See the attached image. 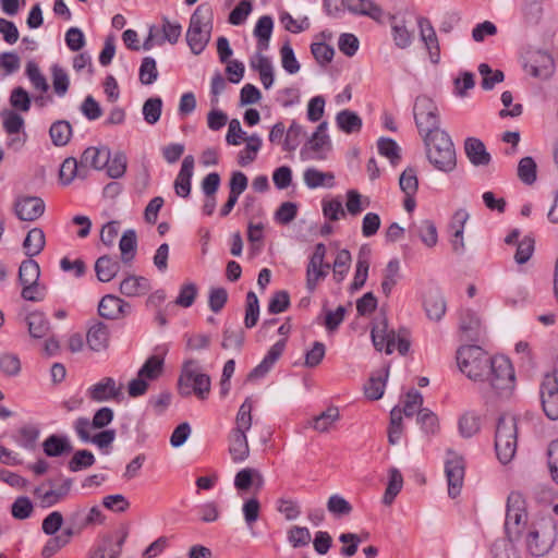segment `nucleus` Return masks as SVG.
<instances>
[{
  "instance_id": "15",
  "label": "nucleus",
  "mask_w": 558,
  "mask_h": 558,
  "mask_svg": "<svg viewBox=\"0 0 558 558\" xmlns=\"http://www.w3.org/2000/svg\"><path fill=\"white\" fill-rule=\"evenodd\" d=\"M392 352L385 351V355L380 354L378 367L373 371L364 385V395L368 400L376 401L383 397L391 366V360L388 356Z\"/></svg>"
},
{
  "instance_id": "10",
  "label": "nucleus",
  "mask_w": 558,
  "mask_h": 558,
  "mask_svg": "<svg viewBox=\"0 0 558 558\" xmlns=\"http://www.w3.org/2000/svg\"><path fill=\"white\" fill-rule=\"evenodd\" d=\"M527 513L521 493L511 492L507 499L505 529L511 541H517L526 526Z\"/></svg>"
},
{
  "instance_id": "49",
  "label": "nucleus",
  "mask_w": 558,
  "mask_h": 558,
  "mask_svg": "<svg viewBox=\"0 0 558 558\" xmlns=\"http://www.w3.org/2000/svg\"><path fill=\"white\" fill-rule=\"evenodd\" d=\"M400 277V262L397 258H392L386 265L384 269V277L381 282V291L385 295H389L397 284Z\"/></svg>"
},
{
  "instance_id": "63",
  "label": "nucleus",
  "mask_w": 558,
  "mask_h": 558,
  "mask_svg": "<svg viewBox=\"0 0 558 558\" xmlns=\"http://www.w3.org/2000/svg\"><path fill=\"white\" fill-rule=\"evenodd\" d=\"M138 77L142 84L151 85L158 78L157 64L154 58L146 57L143 59L138 71Z\"/></svg>"
},
{
  "instance_id": "35",
  "label": "nucleus",
  "mask_w": 558,
  "mask_h": 558,
  "mask_svg": "<svg viewBox=\"0 0 558 558\" xmlns=\"http://www.w3.org/2000/svg\"><path fill=\"white\" fill-rule=\"evenodd\" d=\"M458 429L463 438L475 436L481 430V415L474 410L463 412L458 420Z\"/></svg>"
},
{
  "instance_id": "6",
  "label": "nucleus",
  "mask_w": 558,
  "mask_h": 558,
  "mask_svg": "<svg viewBox=\"0 0 558 558\" xmlns=\"http://www.w3.org/2000/svg\"><path fill=\"white\" fill-rule=\"evenodd\" d=\"M415 124L421 137L442 132L440 114L434 100L425 95L417 96L413 106Z\"/></svg>"
},
{
  "instance_id": "7",
  "label": "nucleus",
  "mask_w": 558,
  "mask_h": 558,
  "mask_svg": "<svg viewBox=\"0 0 558 558\" xmlns=\"http://www.w3.org/2000/svg\"><path fill=\"white\" fill-rule=\"evenodd\" d=\"M165 372V356L160 354L150 355L137 372L136 378L128 384V393L131 398L144 396L149 381H155L162 376Z\"/></svg>"
},
{
  "instance_id": "25",
  "label": "nucleus",
  "mask_w": 558,
  "mask_h": 558,
  "mask_svg": "<svg viewBox=\"0 0 558 558\" xmlns=\"http://www.w3.org/2000/svg\"><path fill=\"white\" fill-rule=\"evenodd\" d=\"M195 160L192 155L183 158L181 169L174 180L175 194L182 198L190 196L192 189V178L194 174Z\"/></svg>"
},
{
  "instance_id": "57",
  "label": "nucleus",
  "mask_w": 558,
  "mask_h": 558,
  "mask_svg": "<svg viewBox=\"0 0 558 558\" xmlns=\"http://www.w3.org/2000/svg\"><path fill=\"white\" fill-rule=\"evenodd\" d=\"M402 485V474L397 469H391L389 473V482L383 497V502L387 506L391 505L397 495L400 493Z\"/></svg>"
},
{
  "instance_id": "32",
  "label": "nucleus",
  "mask_w": 558,
  "mask_h": 558,
  "mask_svg": "<svg viewBox=\"0 0 558 558\" xmlns=\"http://www.w3.org/2000/svg\"><path fill=\"white\" fill-rule=\"evenodd\" d=\"M464 150L469 160L474 166H486L490 161V155L482 141L475 137L466 138Z\"/></svg>"
},
{
  "instance_id": "55",
  "label": "nucleus",
  "mask_w": 558,
  "mask_h": 558,
  "mask_svg": "<svg viewBox=\"0 0 558 558\" xmlns=\"http://www.w3.org/2000/svg\"><path fill=\"white\" fill-rule=\"evenodd\" d=\"M137 247V239L134 230H126L119 242L122 262L129 263L134 258Z\"/></svg>"
},
{
  "instance_id": "30",
  "label": "nucleus",
  "mask_w": 558,
  "mask_h": 558,
  "mask_svg": "<svg viewBox=\"0 0 558 558\" xmlns=\"http://www.w3.org/2000/svg\"><path fill=\"white\" fill-rule=\"evenodd\" d=\"M252 70L257 71L264 88L269 89L274 84V66L270 59L263 53H255L250 60Z\"/></svg>"
},
{
  "instance_id": "41",
  "label": "nucleus",
  "mask_w": 558,
  "mask_h": 558,
  "mask_svg": "<svg viewBox=\"0 0 558 558\" xmlns=\"http://www.w3.org/2000/svg\"><path fill=\"white\" fill-rule=\"evenodd\" d=\"M95 271L99 281L109 282L120 271V264L118 260L105 255L96 260Z\"/></svg>"
},
{
  "instance_id": "43",
  "label": "nucleus",
  "mask_w": 558,
  "mask_h": 558,
  "mask_svg": "<svg viewBox=\"0 0 558 558\" xmlns=\"http://www.w3.org/2000/svg\"><path fill=\"white\" fill-rule=\"evenodd\" d=\"M44 452L48 457H60L72 451L73 447L66 437L50 435L43 442Z\"/></svg>"
},
{
  "instance_id": "22",
  "label": "nucleus",
  "mask_w": 558,
  "mask_h": 558,
  "mask_svg": "<svg viewBox=\"0 0 558 558\" xmlns=\"http://www.w3.org/2000/svg\"><path fill=\"white\" fill-rule=\"evenodd\" d=\"M44 483L34 489V496L40 501L45 508L52 507L68 496L72 486V480L66 478L58 488L50 487L47 489Z\"/></svg>"
},
{
  "instance_id": "46",
  "label": "nucleus",
  "mask_w": 558,
  "mask_h": 558,
  "mask_svg": "<svg viewBox=\"0 0 558 558\" xmlns=\"http://www.w3.org/2000/svg\"><path fill=\"white\" fill-rule=\"evenodd\" d=\"M339 409L335 405H331L328 407L324 412L315 416L311 422V426L319 433H326L329 430L333 423L339 421Z\"/></svg>"
},
{
  "instance_id": "38",
  "label": "nucleus",
  "mask_w": 558,
  "mask_h": 558,
  "mask_svg": "<svg viewBox=\"0 0 558 558\" xmlns=\"http://www.w3.org/2000/svg\"><path fill=\"white\" fill-rule=\"evenodd\" d=\"M303 180L308 189L332 187L335 175L332 172H323L316 168H307L303 172Z\"/></svg>"
},
{
  "instance_id": "17",
  "label": "nucleus",
  "mask_w": 558,
  "mask_h": 558,
  "mask_svg": "<svg viewBox=\"0 0 558 558\" xmlns=\"http://www.w3.org/2000/svg\"><path fill=\"white\" fill-rule=\"evenodd\" d=\"M327 130L328 122H320L301 151L304 159L322 160L325 158V153L330 148V138Z\"/></svg>"
},
{
  "instance_id": "64",
  "label": "nucleus",
  "mask_w": 558,
  "mask_h": 558,
  "mask_svg": "<svg viewBox=\"0 0 558 558\" xmlns=\"http://www.w3.org/2000/svg\"><path fill=\"white\" fill-rule=\"evenodd\" d=\"M50 71L52 75V85L54 93L59 97H63L66 94L70 86L69 76L66 72L58 64H53L50 68Z\"/></svg>"
},
{
  "instance_id": "59",
  "label": "nucleus",
  "mask_w": 558,
  "mask_h": 558,
  "mask_svg": "<svg viewBox=\"0 0 558 558\" xmlns=\"http://www.w3.org/2000/svg\"><path fill=\"white\" fill-rule=\"evenodd\" d=\"M351 259V254L348 250H341L338 252L332 264L333 279L337 282H341L345 278L350 269Z\"/></svg>"
},
{
  "instance_id": "16",
  "label": "nucleus",
  "mask_w": 558,
  "mask_h": 558,
  "mask_svg": "<svg viewBox=\"0 0 558 558\" xmlns=\"http://www.w3.org/2000/svg\"><path fill=\"white\" fill-rule=\"evenodd\" d=\"M327 247L324 243L315 245L314 252L306 266V288L313 292L318 283L324 280L330 269V265L325 263Z\"/></svg>"
},
{
  "instance_id": "53",
  "label": "nucleus",
  "mask_w": 558,
  "mask_h": 558,
  "mask_svg": "<svg viewBox=\"0 0 558 558\" xmlns=\"http://www.w3.org/2000/svg\"><path fill=\"white\" fill-rule=\"evenodd\" d=\"M28 331L34 338H44L49 331V322L40 312L31 313L27 316Z\"/></svg>"
},
{
  "instance_id": "2",
  "label": "nucleus",
  "mask_w": 558,
  "mask_h": 558,
  "mask_svg": "<svg viewBox=\"0 0 558 558\" xmlns=\"http://www.w3.org/2000/svg\"><path fill=\"white\" fill-rule=\"evenodd\" d=\"M428 161L439 171L451 172L457 166L453 143L446 131L422 137Z\"/></svg>"
},
{
  "instance_id": "33",
  "label": "nucleus",
  "mask_w": 558,
  "mask_h": 558,
  "mask_svg": "<svg viewBox=\"0 0 558 558\" xmlns=\"http://www.w3.org/2000/svg\"><path fill=\"white\" fill-rule=\"evenodd\" d=\"M87 175V170H84L81 161H77L74 157H68L61 163L59 179L64 185L72 183L75 178L85 179Z\"/></svg>"
},
{
  "instance_id": "5",
  "label": "nucleus",
  "mask_w": 558,
  "mask_h": 558,
  "mask_svg": "<svg viewBox=\"0 0 558 558\" xmlns=\"http://www.w3.org/2000/svg\"><path fill=\"white\" fill-rule=\"evenodd\" d=\"M556 524L551 518H543L527 527L525 545L534 557L545 556L554 546Z\"/></svg>"
},
{
  "instance_id": "50",
  "label": "nucleus",
  "mask_w": 558,
  "mask_h": 558,
  "mask_svg": "<svg viewBox=\"0 0 558 558\" xmlns=\"http://www.w3.org/2000/svg\"><path fill=\"white\" fill-rule=\"evenodd\" d=\"M49 134L56 146H64L71 140L72 126L68 121H56L51 124Z\"/></svg>"
},
{
  "instance_id": "20",
  "label": "nucleus",
  "mask_w": 558,
  "mask_h": 558,
  "mask_svg": "<svg viewBox=\"0 0 558 558\" xmlns=\"http://www.w3.org/2000/svg\"><path fill=\"white\" fill-rule=\"evenodd\" d=\"M15 214L23 221H34L45 211V203L36 196H21L14 204Z\"/></svg>"
},
{
  "instance_id": "51",
  "label": "nucleus",
  "mask_w": 558,
  "mask_h": 558,
  "mask_svg": "<svg viewBox=\"0 0 558 558\" xmlns=\"http://www.w3.org/2000/svg\"><path fill=\"white\" fill-rule=\"evenodd\" d=\"M252 409L253 404L250 398H246L245 401L239 408L235 417V427L232 428L231 432L246 434V432L252 426Z\"/></svg>"
},
{
  "instance_id": "26",
  "label": "nucleus",
  "mask_w": 558,
  "mask_h": 558,
  "mask_svg": "<svg viewBox=\"0 0 558 558\" xmlns=\"http://www.w3.org/2000/svg\"><path fill=\"white\" fill-rule=\"evenodd\" d=\"M391 37L399 49L409 48L414 41V31L409 29L403 16L392 15L390 17Z\"/></svg>"
},
{
  "instance_id": "45",
  "label": "nucleus",
  "mask_w": 558,
  "mask_h": 558,
  "mask_svg": "<svg viewBox=\"0 0 558 558\" xmlns=\"http://www.w3.org/2000/svg\"><path fill=\"white\" fill-rule=\"evenodd\" d=\"M336 123L337 126L347 134L359 132L362 129V119L357 113L348 109L337 113Z\"/></svg>"
},
{
  "instance_id": "58",
  "label": "nucleus",
  "mask_w": 558,
  "mask_h": 558,
  "mask_svg": "<svg viewBox=\"0 0 558 558\" xmlns=\"http://www.w3.org/2000/svg\"><path fill=\"white\" fill-rule=\"evenodd\" d=\"M280 355L281 351H268L264 360L250 372L247 379L256 380L263 378L279 360Z\"/></svg>"
},
{
  "instance_id": "37",
  "label": "nucleus",
  "mask_w": 558,
  "mask_h": 558,
  "mask_svg": "<svg viewBox=\"0 0 558 558\" xmlns=\"http://www.w3.org/2000/svg\"><path fill=\"white\" fill-rule=\"evenodd\" d=\"M229 453L233 462L244 461L250 454L246 434L231 432L229 435Z\"/></svg>"
},
{
  "instance_id": "39",
  "label": "nucleus",
  "mask_w": 558,
  "mask_h": 558,
  "mask_svg": "<svg viewBox=\"0 0 558 558\" xmlns=\"http://www.w3.org/2000/svg\"><path fill=\"white\" fill-rule=\"evenodd\" d=\"M369 254L368 248H361L356 259L355 274L351 283L353 291L360 290L366 282L369 270Z\"/></svg>"
},
{
  "instance_id": "28",
  "label": "nucleus",
  "mask_w": 558,
  "mask_h": 558,
  "mask_svg": "<svg viewBox=\"0 0 558 558\" xmlns=\"http://www.w3.org/2000/svg\"><path fill=\"white\" fill-rule=\"evenodd\" d=\"M109 148L90 146L83 151L80 161L84 170H101L109 162Z\"/></svg>"
},
{
  "instance_id": "42",
  "label": "nucleus",
  "mask_w": 558,
  "mask_h": 558,
  "mask_svg": "<svg viewBox=\"0 0 558 558\" xmlns=\"http://www.w3.org/2000/svg\"><path fill=\"white\" fill-rule=\"evenodd\" d=\"M460 331L464 335L466 339L474 340L480 335L481 322L477 315L471 311L465 310L460 314Z\"/></svg>"
},
{
  "instance_id": "13",
  "label": "nucleus",
  "mask_w": 558,
  "mask_h": 558,
  "mask_svg": "<svg viewBox=\"0 0 558 558\" xmlns=\"http://www.w3.org/2000/svg\"><path fill=\"white\" fill-rule=\"evenodd\" d=\"M372 340L375 349H409L410 340L407 330L389 329L386 322H379L372 329Z\"/></svg>"
},
{
  "instance_id": "47",
  "label": "nucleus",
  "mask_w": 558,
  "mask_h": 558,
  "mask_svg": "<svg viewBox=\"0 0 558 558\" xmlns=\"http://www.w3.org/2000/svg\"><path fill=\"white\" fill-rule=\"evenodd\" d=\"M109 340V331L102 323H95L92 325L86 333V342L89 349H97L107 347Z\"/></svg>"
},
{
  "instance_id": "9",
  "label": "nucleus",
  "mask_w": 558,
  "mask_h": 558,
  "mask_svg": "<svg viewBox=\"0 0 558 558\" xmlns=\"http://www.w3.org/2000/svg\"><path fill=\"white\" fill-rule=\"evenodd\" d=\"M492 355L488 351H457V365L461 373L474 381H485Z\"/></svg>"
},
{
  "instance_id": "14",
  "label": "nucleus",
  "mask_w": 558,
  "mask_h": 558,
  "mask_svg": "<svg viewBox=\"0 0 558 558\" xmlns=\"http://www.w3.org/2000/svg\"><path fill=\"white\" fill-rule=\"evenodd\" d=\"M445 474L448 484V495L450 498H456L461 494L464 476H465V460L456 451L447 450L445 460Z\"/></svg>"
},
{
  "instance_id": "8",
  "label": "nucleus",
  "mask_w": 558,
  "mask_h": 558,
  "mask_svg": "<svg viewBox=\"0 0 558 558\" xmlns=\"http://www.w3.org/2000/svg\"><path fill=\"white\" fill-rule=\"evenodd\" d=\"M485 381H488L498 395L513 389L515 375L510 359L501 353L492 356Z\"/></svg>"
},
{
  "instance_id": "29",
  "label": "nucleus",
  "mask_w": 558,
  "mask_h": 558,
  "mask_svg": "<svg viewBox=\"0 0 558 558\" xmlns=\"http://www.w3.org/2000/svg\"><path fill=\"white\" fill-rule=\"evenodd\" d=\"M345 7L353 14L367 16L377 23L384 21V10L373 0H345Z\"/></svg>"
},
{
  "instance_id": "56",
  "label": "nucleus",
  "mask_w": 558,
  "mask_h": 558,
  "mask_svg": "<svg viewBox=\"0 0 558 558\" xmlns=\"http://www.w3.org/2000/svg\"><path fill=\"white\" fill-rule=\"evenodd\" d=\"M521 13L526 24H537L543 15V0H524Z\"/></svg>"
},
{
  "instance_id": "12",
  "label": "nucleus",
  "mask_w": 558,
  "mask_h": 558,
  "mask_svg": "<svg viewBox=\"0 0 558 558\" xmlns=\"http://www.w3.org/2000/svg\"><path fill=\"white\" fill-rule=\"evenodd\" d=\"M181 33L182 26L179 23L163 17L160 24L149 26L148 36L144 40L143 49L150 50L156 46H162L165 43L174 45L178 43Z\"/></svg>"
},
{
  "instance_id": "62",
  "label": "nucleus",
  "mask_w": 558,
  "mask_h": 558,
  "mask_svg": "<svg viewBox=\"0 0 558 558\" xmlns=\"http://www.w3.org/2000/svg\"><path fill=\"white\" fill-rule=\"evenodd\" d=\"M95 463V457L92 451L86 449L77 450L69 461V470L77 472L92 466Z\"/></svg>"
},
{
  "instance_id": "54",
  "label": "nucleus",
  "mask_w": 558,
  "mask_h": 558,
  "mask_svg": "<svg viewBox=\"0 0 558 558\" xmlns=\"http://www.w3.org/2000/svg\"><path fill=\"white\" fill-rule=\"evenodd\" d=\"M26 76L28 77L34 89L40 93H47L49 85L46 76L41 73L38 64L35 61H28L25 69Z\"/></svg>"
},
{
  "instance_id": "60",
  "label": "nucleus",
  "mask_w": 558,
  "mask_h": 558,
  "mask_svg": "<svg viewBox=\"0 0 558 558\" xmlns=\"http://www.w3.org/2000/svg\"><path fill=\"white\" fill-rule=\"evenodd\" d=\"M40 276V268L37 262L32 258L23 260L19 269V279L22 284L35 283Z\"/></svg>"
},
{
  "instance_id": "1",
  "label": "nucleus",
  "mask_w": 558,
  "mask_h": 558,
  "mask_svg": "<svg viewBox=\"0 0 558 558\" xmlns=\"http://www.w3.org/2000/svg\"><path fill=\"white\" fill-rule=\"evenodd\" d=\"M178 393L182 398L195 396L206 400L211 389L209 375L204 373L198 361L190 359L183 362L177 383Z\"/></svg>"
},
{
  "instance_id": "48",
  "label": "nucleus",
  "mask_w": 558,
  "mask_h": 558,
  "mask_svg": "<svg viewBox=\"0 0 558 558\" xmlns=\"http://www.w3.org/2000/svg\"><path fill=\"white\" fill-rule=\"evenodd\" d=\"M86 520V511L84 508L77 507L74 509L66 519L68 525L63 530L66 536L73 537L76 534H80L84 529L88 526Z\"/></svg>"
},
{
  "instance_id": "34",
  "label": "nucleus",
  "mask_w": 558,
  "mask_h": 558,
  "mask_svg": "<svg viewBox=\"0 0 558 558\" xmlns=\"http://www.w3.org/2000/svg\"><path fill=\"white\" fill-rule=\"evenodd\" d=\"M274 21L270 16L264 15L257 20L254 28V36L257 39L256 53H263L269 47V40L272 34Z\"/></svg>"
},
{
  "instance_id": "27",
  "label": "nucleus",
  "mask_w": 558,
  "mask_h": 558,
  "mask_svg": "<svg viewBox=\"0 0 558 558\" xmlns=\"http://www.w3.org/2000/svg\"><path fill=\"white\" fill-rule=\"evenodd\" d=\"M125 539L126 534L116 542L111 537H105L89 550L87 558H119Z\"/></svg>"
},
{
  "instance_id": "44",
  "label": "nucleus",
  "mask_w": 558,
  "mask_h": 558,
  "mask_svg": "<svg viewBox=\"0 0 558 558\" xmlns=\"http://www.w3.org/2000/svg\"><path fill=\"white\" fill-rule=\"evenodd\" d=\"M45 233L39 228H33L28 231L24 242L23 250L26 256L34 257L41 253L45 247Z\"/></svg>"
},
{
  "instance_id": "19",
  "label": "nucleus",
  "mask_w": 558,
  "mask_h": 558,
  "mask_svg": "<svg viewBox=\"0 0 558 558\" xmlns=\"http://www.w3.org/2000/svg\"><path fill=\"white\" fill-rule=\"evenodd\" d=\"M524 70L533 77L545 81L554 74L555 63L550 54L537 51L525 63Z\"/></svg>"
},
{
  "instance_id": "36",
  "label": "nucleus",
  "mask_w": 558,
  "mask_h": 558,
  "mask_svg": "<svg viewBox=\"0 0 558 558\" xmlns=\"http://www.w3.org/2000/svg\"><path fill=\"white\" fill-rule=\"evenodd\" d=\"M410 231L414 232L427 247H434L438 242L436 225L429 219L421 220L418 223H412Z\"/></svg>"
},
{
  "instance_id": "3",
  "label": "nucleus",
  "mask_w": 558,
  "mask_h": 558,
  "mask_svg": "<svg viewBox=\"0 0 558 558\" xmlns=\"http://www.w3.org/2000/svg\"><path fill=\"white\" fill-rule=\"evenodd\" d=\"M213 9L201 4L191 15L186 32V43L194 54H201L210 40L213 32Z\"/></svg>"
},
{
  "instance_id": "40",
  "label": "nucleus",
  "mask_w": 558,
  "mask_h": 558,
  "mask_svg": "<svg viewBox=\"0 0 558 558\" xmlns=\"http://www.w3.org/2000/svg\"><path fill=\"white\" fill-rule=\"evenodd\" d=\"M263 145L259 135L252 134L245 141V147L238 154V163L241 167L251 165L257 157Z\"/></svg>"
},
{
  "instance_id": "4",
  "label": "nucleus",
  "mask_w": 558,
  "mask_h": 558,
  "mask_svg": "<svg viewBox=\"0 0 558 558\" xmlns=\"http://www.w3.org/2000/svg\"><path fill=\"white\" fill-rule=\"evenodd\" d=\"M518 448V421L512 415H501L495 432V450L498 460L507 464L515 456Z\"/></svg>"
},
{
  "instance_id": "24",
  "label": "nucleus",
  "mask_w": 558,
  "mask_h": 558,
  "mask_svg": "<svg viewBox=\"0 0 558 558\" xmlns=\"http://www.w3.org/2000/svg\"><path fill=\"white\" fill-rule=\"evenodd\" d=\"M130 308L129 303L112 294L105 295L98 305L99 315L107 319H120L129 314Z\"/></svg>"
},
{
  "instance_id": "61",
  "label": "nucleus",
  "mask_w": 558,
  "mask_h": 558,
  "mask_svg": "<svg viewBox=\"0 0 558 558\" xmlns=\"http://www.w3.org/2000/svg\"><path fill=\"white\" fill-rule=\"evenodd\" d=\"M478 72L482 76V87L486 90L493 89L496 84L502 82L505 78L502 71H493L486 63H481L478 65Z\"/></svg>"
},
{
  "instance_id": "31",
  "label": "nucleus",
  "mask_w": 558,
  "mask_h": 558,
  "mask_svg": "<svg viewBox=\"0 0 558 558\" xmlns=\"http://www.w3.org/2000/svg\"><path fill=\"white\" fill-rule=\"evenodd\" d=\"M150 288L147 278L135 275L128 276L120 283V292L129 298L145 295Z\"/></svg>"
},
{
  "instance_id": "23",
  "label": "nucleus",
  "mask_w": 558,
  "mask_h": 558,
  "mask_svg": "<svg viewBox=\"0 0 558 558\" xmlns=\"http://www.w3.org/2000/svg\"><path fill=\"white\" fill-rule=\"evenodd\" d=\"M416 22L421 40L429 53V59L433 63H437L440 57V48L435 29L427 17L418 16Z\"/></svg>"
},
{
  "instance_id": "21",
  "label": "nucleus",
  "mask_w": 558,
  "mask_h": 558,
  "mask_svg": "<svg viewBox=\"0 0 558 558\" xmlns=\"http://www.w3.org/2000/svg\"><path fill=\"white\" fill-rule=\"evenodd\" d=\"M423 307L430 320L439 322L446 314V301L438 288H428L423 294Z\"/></svg>"
},
{
  "instance_id": "52",
  "label": "nucleus",
  "mask_w": 558,
  "mask_h": 558,
  "mask_svg": "<svg viewBox=\"0 0 558 558\" xmlns=\"http://www.w3.org/2000/svg\"><path fill=\"white\" fill-rule=\"evenodd\" d=\"M162 100L160 97L148 98L142 108V113L145 122L149 125H155L161 117Z\"/></svg>"
},
{
  "instance_id": "11",
  "label": "nucleus",
  "mask_w": 558,
  "mask_h": 558,
  "mask_svg": "<svg viewBox=\"0 0 558 558\" xmlns=\"http://www.w3.org/2000/svg\"><path fill=\"white\" fill-rule=\"evenodd\" d=\"M539 399L544 414L551 421L558 420V355L553 371L539 384Z\"/></svg>"
},
{
  "instance_id": "18",
  "label": "nucleus",
  "mask_w": 558,
  "mask_h": 558,
  "mask_svg": "<svg viewBox=\"0 0 558 558\" xmlns=\"http://www.w3.org/2000/svg\"><path fill=\"white\" fill-rule=\"evenodd\" d=\"M86 396L94 402L120 400L122 397V385H117L116 379L112 377H104L87 389Z\"/></svg>"
}]
</instances>
